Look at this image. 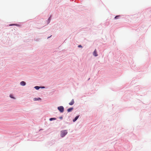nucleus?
I'll list each match as a JSON object with an SVG mask.
<instances>
[{"mask_svg": "<svg viewBox=\"0 0 151 151\" xmlns=\"http://www.w3.org/2000/svg\"><path fill=\"white\" fill-rule=\"evenodd\" d=\"M79 116H76L75 118L73 119V121L74 122H75L77 119L79 117Z\"/></svg>", "mask_w": 151, "mask_h": 151, "instance_id": "6e6552de", "label": "nucleus"}, {"mask_svg": "<svg viewBox=\"0 0 151 151\" xmlns=\"http://www.w3.org/2000/svg\"><path fill=\"white\" fill-rule=\"evenodd\" d=\"M45 87H42V88H44Z\"/></svg>", "mask_w": 151, "mask_h": 151, "instance_id": "dca6fc26", "label": "nucleus"}, {"mask_svg": "<svg viewBox=\"0 0 151 151\" xmlns=\"http://www.w3.org/2000/svg\"><path fill=\"white\" fill-rule=\"evenodd\" d=\"M78 46L79 47H82V46L81 45H79Z\"/></svg>", "mask_w": 151, "mask_h": 151, "instance_id": "4468645a", "label": "nucleus"}, {"mask_svg": "<svg viewBox=\"0 0 151 151\" xmlns=\"http://www.w3.org/2000/svg\"><path fill=\"white\" fill-rule=\"evenodd\" d=\"M58 109L61 113L63 112L64 111V108L63 106L58 107Z\"/></svg>", "mask_w": 151, "mask_h": 151, "instance_id": "f03ea898", "label": "nucleus"}, {"mask_svg": "<svg viewBox=\"0 0 151 151\" xmlns=\"http://www.w3.org/2000/svg\"><path fill=\"white\" fill-rule=\"evenodd\" d=\"M60 118H61V119H62V117H61Z\"/></svg>", "mask_w": 151, "mask_h": 151, "instance_id": "2eb2a0df", "label": "nucleus"}, {"mask_svg": "<svg viewBox=\"0 0 151 151\" xmlns=\"http://www.w3.org/2000/svg\"><path fill=\"white\" fill-rule=\"evenodd\" d=\"M56 119L54 118H51L50 119V121H52V120H55Z\"/></svg>", "mask_w": 151, "mask_h": 151, "instance_id": "9d476101", "label": "nucleus"}, {"mask_svg": "<svg viewBox=\"0 0 151 151\" xmlns=\"http://www.w3.org/2000/svg\"><path fill=\"white\" fill-rule=\"evenodd\" d=\"M74 100L73 99L71 100V101L70 102L69 104V105H72L74 104Z\"/></svg>", "mask_w": 151, "mask_h": 151, "instance_id": "39448f33", "label": "nucleus"}, {"mask_svg": "<svg viewBox=\"0 0 151 151\" xmlns=\"http://www.w3.org/2000/svg\"><path fill=\"white\" fill-rule=\"evenodd\" d=\"M33 99L34 101H35L37 100H41V99L40 98H35L34 99Z\"/></svg>", "mask_w": 151, "mask_h": 151, "instance_id": "0eeeda50", "label": "nucleus"}, {"mask_svg": "<svg viewBox=\"0 0 151 151\" xmlns=\"http://www.w3.org/2000/svg\"><path fill=\"white\" fill-rule=\"evenodd\" d=\"M68 133L66 130H63L61 131L60 135L62 137H64Z\"/></svg>", "mask_w": 151, "mask_h": 151, "instance_id": "f257e3e1", "label": "nucleus"}, {"mask_svg": "<svg viewBox=\"0 0 151 151\" xmlns=\"http://www.w3.org/2000/svg\"><path fill=\"white\" fill-rule=\"evenodd\" d=\"M119 17V16H117L115 17V19H117V17Z\"/></svg>", "mask_w": 151, "mask_h": 151, "instance_id": "f8f14e48", "label": "nucleus"}, {"mask_svg": "<svg viewBox=\"0 0 151 151\" xmlns=\"http://www.w3.org/2000/svg\"><path fill=\"white\" fill-rule=\"evenodd\" d=\"M73 109V108H69L67 110V111L68 112L71 111Z\"/></svg>", "mask_w": 151, "mask_h": 151, "instance_id": "423d86ee", "label": "nucleus"}, {"mask_svg": "<svg viewBox=\"0 0 151 151\" xmlns=\"http://www.w3.org/2000/svg\"><path fill=\"white\" fill-rule=\"evenodd\" d=\"M93 55L95 56H98V54H97V52L96 51V50L95 49L93 52Z\"/></svg>", "mask_w": 151, "mask_h": 151, "instance_id": "20e7f679", "label": "nucleus"}, {"mask_svg": "<svg viewBox=\"0 0 151 151\" xmlns=\"http://www.w3.org/2000/svg\"><path fill=\"white\" fill-rule=\"evenodd\" d=\"M10 97H11V98L14 99V98L13 97V95L12 94H10Z\"/></svg>", "mask_w": 151, "mask_h": 151, "instance_id": "9b49d317", "label": "nucleus"}, {"mask_svg": "<svg viewBox=\"0 0 151 151\" xmlns=\"http://www.w3.org/2000/svg\"><path fill=\"white\" fill-rule=\"evenodd\" d=\"M14 25H15V24H10L9 25V26H12Z\"/></svg>", "mask_w": 151, "mask_h": 151, "instance_id": "ddd939ff", "label": "nucleus"}, {"mask_svg": "<svg viewBox=\"0 0 151 151\" xmlns=\"http://www.w3.org/2000/svg\"><path fill=\"white\" fill-rule=\"evenodd\" d=\"M20 84L21 86H24L26 85V83L24 81H22L20 82Z\"/></svg>", "mask_w": 151, "mask_h": 151, "instance_id": "7ed1b4c3", "label": "nucleus"}, {"mask_svg": "<svg viewBox=\"0 0 151 151\" xmlns=\"http://www.w3.org/2000/svg\"><path fill=\"white\" fill-rule=\"evenodd\" d=\"M40 88V87L38 86H36L35 87V88L37 90L39 89Z\"/></svg>", "mask_w": 151, "mask_h": 151, "instance_id": "1a4fd4ad", "label": "nucleus"}]
</instances>
